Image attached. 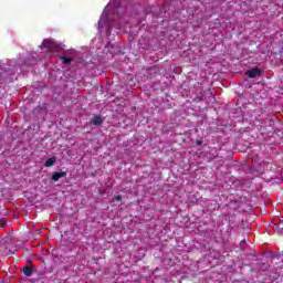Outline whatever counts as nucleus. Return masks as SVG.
Masks as SVG:
<instances>
[{
	"instance_id": "1",
	"label": "nucleus",
	"mask_w": 283,
	"mask_h": 283,
	"mask_svg": "<svg viewBox=\"0 0 283 283\" xmlns=\"http://www.w3.org/2000/svg\"><path fill=\"white\" fill-rule=\"evenodd\" d=\"M49 48L50 50H59V44L52 39H45L42 42L41 49Z\"/></svg>"
},
{
	"instance_id": "2",
	"label": "nucleus",
	"mask_w": 283,
	"mask_h": 283,
	"mask_svg": "<svg viewBox=\"0 0 283 283\" xmlns=\"http://www.w3.org/2000/svg\"><path fill=\"white\" fill-rule=\"evenodd\" d=\"M66 176H67V172H65V171L54 172L52 176V180H54V182H59V180H61V178H65Z\"/></svg>"
},
{
	"instance_id": "3",
	"label": "nucleus",
	"mask_w": 283,
	"mask_h": 283,
	"mask_svg": "<svg viewBox=\"0 0 283 283\" xmlns=\"http://www.w3.org/2000/svg\"><path fill=\"white\" fill-rule=\"evenodd\" d=\"M247 76H249V78H255V76H260V69H252L248 71Z\"/></svg>"
},
{
	"instance_id": "4",
	"label": "nucleus",
	"mask_w": 283,
	"mask_h": 283,
	"mask_svg": "<svg viewBox=\"0 0 283 283\" xmlns=\"http://www.w3.org/2000/svg\"><path fill=\"white\" fill-rule=\"evenodd\" d=\"M120 0H111L109 3L107 4V7L105 8V12H107V10H112V8H118Z\"/></svg>"
},
{
	"instance_id": "5",
	"label": "nucleus",
	"mask_w": 283,
	"mask_h": 283,
	"mask_svg": "<svg viewBox=\"0 0 283 283\" xmlns=\"http://www.w3.org/2000/svg\"><path fill=\"white\" fill-rule=\"evenodd\" d=\"M54 163H56V157H51L45 161L44 167H52Z\"/></svg>"
},
{
	"instance_id": "6",
	"label": "nucleus",
	"mask_w": 283,
	"mask_h": 283,
	"mask_svg": "<svg viewBox=\"0 0 283 283\" xmlns=\"http://www.w3.org/2000/svg\"><path fill=\"white\" fill-rule=\"evenodd\" d=\"M92 125H102L103 124V119L98 116H96L95 118H93L91 120Z\"/></svg>"
},
{
	"instance_id": "7",
	"label": "nucleus",
	"mask_w": 283,
	"mask_h": 283,
	"mask_svg": "<svg viewBox=\"0 0 283 283\" xmlns=\"http://www.w3.org/2000/svg\"><path fill=\"white\" fill-rule=\"evenodd\" d=\"M22 271H23L24 275H27V277H30L32 275V269L29 266H24L22 269Z\"/></svg>"
},
{
	"instance_id": "8",
	"label": "nucleus",
	"mask_w": 283,
	"mask_h": 283,
	"mask_svg": "<svg viewBox=\"0 0 283 283\" xmlns=\"http://www.w3.org/2000/svg\"><path fill=\"white\" fill-rule=\"evenodd\" d=\"M61 59H62L64 65H70V63H72V59H70V57L63 56Z\"/></svg>"
},
{
	"instance_id": "9",
	"label": "nucleus",
	"mask_w": 283,
	"mask_h": 283,
	"mask_svg": "<svg viewBox=\"0 0 283 283\" xmlns=\"http://www.w3.org/2000/svg\"><path fill=\"white\" fill-rule=\"evenodd\" d=\"M105 13H103V15L101 17L99 21H98V28H103V23H105Z\"/></svg>"
},
{
	"instance_id": "10",
	"label": "nucleus",
	"mask_w": 283,
	"mask_h": 283,
	"mask_svg": "<svg viewBox=\"0 0 283 283\" xmlns=\"http://www.w3.org/2000/svg\"><path fill=\"white\" fill-rule=\"evenodd\" d=\"M279 232L283 235V223H280V226H279Z\"/></svg>"
},
{
	"instance_id": "11",
	"label": "nucleus",
	"mask_w": 283,
	"mask_h": 283,
	"mask_svg": "<svg viewBox=\"0 0 283 283\" xmlns=\"http://www.w3.org/2000/svg\"><path fill=\"white\" fill-rule=\"evenodd\" d=\"M122 198H123V197H120V196H116V197H115V200H122Z\"/></svg>"
},
{
	"instance_id": "12",
	"label": "nucleus",
	"mask_w": 283,
	"mask_h": 283,
	"mask_svg": "<svg viewBox=\"0 0 283 283\" xmlns=\"http://www.w3.org/2000/svg\"><path fill=\"white\" fill-rule=\"evenodd\" d=\"M197 145H202V142H201V140H198V142H197Z\"/></svg>"
}]
</instances>
